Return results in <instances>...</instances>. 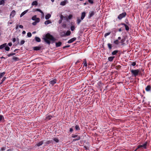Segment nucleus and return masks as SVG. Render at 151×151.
Wrapping results in <instances>:
<instances>
[{"label":"nucleus","instance_id":"774afa93","mask_svg":"<svg viewBox=\"0 0 151 151\" xmlns=\"http://www.w3.org/2000/svg\"><path fill=\"white\" fill-rule=\"evenodd\" d=\"M19 27L20 28H21V29H22V28H23V26L22 25H19Z\"/></svg>","mask_w":151,"mask_h":151},{"label":"nucleus","instance_id":"ddd939ff","mask_svg":"<svg viewBox=\"0 0 151 151\" xmlns=\"http://www.w3.org/2000/svg\"><path fill=\"white\" fill-rule=\"evenodd\" d=\"M151 89V86L150 85H148L146 87L145 90L147 91H150Z\"/></svg>","mask_w":151,"mask_h":151},{"label":"nucleus","instance_id":"20e7f679","mask_svg":"<svg viewBox=\"0 0 151 151\" xmlns=\"http://www.w3.org/2000/svg\"><path fill=\"white\" fill-rule=\"evenodd\" d=\"M147 142H146L145 143H144L142 145H139L137 146V149H140L141 148H142L144 149H146L147 148Z\"/></svg>","mask_w":151,"mask_h":151},{"label":"nucleus","instance_id":"c9c22d12","mask_svg":"<svg viewBox=\"0 0 151 151\" xmlns=\"http://www.w3.org/2000/svg\"><path fill=\"white\" fill-rule=\"evenodd\" d=\"M5 49L7 51H9L10 50V48L7 45L6 46V47H5Z\"/></svg>","mask_w":151,"mask_h":151},{"label":"nucleus","instance_id":"2f4dec72","mask_svg":"<svg viewBox=\"0 0 151 151\" xmlns=\"http://www.w3.org/2000/svg\"><path fill=\"white\" fill-rule=\"evenodd\" d=\"M71 34V32L70 31L68 30L67 31L66 33H65V35L66 36H69Z\"/></svg>","mask_w":151,"mask_h":151},{"label":"nucleus","instance_id":"69168bd1","mask_svg":"<svg viewBox=\"0 0 151 151\" xmlns=\"http://www.w3.org/2000/svg\"><path fill=\"white\" fill-rule=\"evenodd\" d=\"M73 129L72 128H70V132H72L73 131Z\"/></svg>","mask_w":151,"mask_h":151},{"label":"nucleus","instance_id":"39448f33","mask_svg":"<svg viewBox=\"0 0 151 151\" xmlns=\"http://www.w3.org/2000/svg\"><path fill=\"white\" fill-rule=\"evenodd\" d=\"M72 137L73 138L76 137V138L73 140V141H74L78 140H80L81 139L80 136H78L77 134H72Z\"/></svg>","mask_w":151,"mask_h":151},{"label":"nucleus","instance_id":"603ef678","mask_svg":"<svg viewBox=\"0 0 151 151\" xmlns=\"http://www.w3.org/2000/svg\"><path fill=\"white\" fill-rule=\"evenodd\" d=\"M6 149V147H2L1 148V151H4Z\"/></svg>","mask_w":151,"mask_h":151},{"label":"nucleus","instance_id":"ea45409f","mask_svg":"<svg viewBox=\"0 0 151 151\" xmlns=\"http://www.w3.org/2000/svg\"><path fill=\"white\" fill-rule=\"evenodd\" d=\"M111 32H108L106 33L104 35V37H106V36L109 35L111 34Z\"/></svg>","mask_w":151,"mask_h":151},{"label":"nucleus","instance_id":"423d86ee","mask_svg":"<svg viewBox=\"0 0 151 151\" xmlns=\"http://www.w3.org/2000/svg\"><path fill=\"white\" fill-rule=\"evenodd\" d=\"M16 14V12L15 10H13L10 15V18H13Z\"/></svg>","mask_w":151,"mask_h":151},{"label":"nucleus","instance_id":"a211bd4d","mask_svg":"<svg viewBox=\"0 0 151 151\" xmlns=\"http://www.w3.org/2000/svg\"><path fill=\"white\" fill-rule=\"evenodd\" d=\"M51 17V15L50 14H47L45 16V18L47 20L49 19Z\"/></svg>","mask_w":151,"mask_h":151},{"label":"nucleus","instance_id":"2eb2a0df","mask_svg":"<svg viewBox=\"0 0 151 151\" xmlns=\"http://www.w3.org/2000/svg\"><path fill=\"white\" fill-rule=\"evenodd\" d=\"M12 59L14 61H18L20 60V59L18 58L15 56L13 57Z\"/></svg>","mask_w":151,"mask_h":151},{"label":"nucleus","instance_id":"f03ea898","mask_svg":"<svg viewBox=\"0 0 151 151\" xmlns=\"http://www.w3.org/2000/svg\"><path fill=\"white\" fill-rule=\"evenodd\" d=\"M132 74V76H134L136 77L138 76L139 73L141 74V72L140 70L139 69L136 70H130Z\"/></svg>","mask_w":151,"mask_h":151},{"label":"nucleus","instance_id":"9b49d317","mask_svg":"<svg viewBox=\"0 0 151 151\" xmlns=\"http://www.w3.org/2000/svg\"><path fill=\"white\" fill-rule=\"evenodd\" d=\"M83 67L85 66L86 68L87 66V63L86 59H83Z\"/></svg>","mask_w":151,"mask_h":151},{"label":"nucleus","instance_id":"680f3d73","mask_svg":"<svg viewBox=\"0 0 151 151\" xmlns=\"http://www.w3.org/2000/svg\"><path fill=\"white\" fill-rule=\"evenodd\" d=\"M81 60H78L76 62V64H77L80 62Z\"/></svg>","mask_w":151,"mask_h":151},{"label":"nucleus","instance_id":"09e8293b","mask_svg":"<svg viewBox=\"0 0 151 151\" xmlns=\"http://www.w3.org/2000/svg\"><path fill=\"white\" fill-rule=\"evenodd\" d=\"M75 29V27L74 26H72L71 27L70 29L72 31H73Z\"/></svg>","mask_w":151,"mask_h":151},{"label":"nucleus","instance_id":"4c0bfd02","mask_svg":"<svg viewBox=\"0 0 151 151\" xmlns=\"http://www.w3.org/2000/svg\"><path fill=\"white\" fill-rule=\"evenodd\" d=\"M6 79V77H4L1 80V82L0 83V84H2L3 82L5 81Z\"/></svg>","mask_w":151,"mask_h":151},{"label":"nucleus","instance_id":"052dcab7","mask_svg":"<svg viewBox=\"0 0 151 151\" xmlns=\"http://www.w3.org/2000/svg\"><path fill=\"white\" fill-rule=\"evenodd\" d=\"M7 56L8 57H10L11 56H12V53H10L8 55H7Z\"/></svg>","mask_w":151,"mask_h":151},{"label":"nucleus","instance_id":"a878e982","mask_svg":"<svg viewBox=\"0 0 151 151\" xmlns=\"http://www.w3.org/2000/svg\"><path fill=\"white\" fill-rule=\"evenodd\" d=\"M125 40V38H123L121 40L120 43H121V44L122 45H123L124 44V42Z\"/></svg>","mask_w":151,"mask_h":151},{"label":"nucleus","instance_id":"3c124183","mask_svg":"<svg viewBox=\"0 0 151 151\" xmlns=\"http://www.w3.org/2000/svg\"><path fill=\"white\" fill-rule=\"evenodd\" d=\"M25 42V41L24 40H22L20 42V44L21 45H22Z\"/></svg>","mask_w":151,"mask_h":151},{"label":"nucleus","instance_id":"7ed1b4c3","mask_svg":"<svg viewBox=\"0 0 151 151\" xmlns=\"http://www.w3.org/2000/svg\"><path fill=\"white\" fill-rule=\"evenodd\" d=\"M127 15L126 12H124L122 14H120L118 16V18L119 20L122 19L123 18L125 17Z\"/></svg>","mask_w":151,"mask_h":151},{"label":"nucleus","instance_id":"cd10ccee","mask_svg":"<svg viewBox=\"0 0 151 151\" xmlns=\"http://www.w3.org/2000/svg\"><path fill=\"white\" fill-rule=\"evenodd\" d=\"M27 10H25L22 12L21 14H20V17H22L23 16H24L27 12Z\"/></svg>","mask_w":151,"mask_h":151},{"label":"nucleus","instance_id":"bf43d9fd","mask_svg":"<svg viewBox=\"0 0 151 151\" xmlns=\"http://www.w3.org/2000/svg\"><path fill=\"white\" fill-rule=\"evenodd\" d=\"M16 40V39L15 38H14L12 39V41L13 42H14Z\"/></svg>","mask_w":151,"mask_h":151},{"label":"nucleus","instance_id":"9d476101","mask_svg":"<svg viewBox=\"0 0 151 151\" xmlns=\"http://www.w3.org/2000/svg\"><path fill=\"white\" fill-rule=\"evenodd\" d=\"M86 16V13L84 12H83L81 14V20H83Z\"/></svg>","mask_w":151,"mask_h":151},{"label":"nucleus","instance_id":"c85d7f7f","mask_svg":"<svg viewBox=\"0 0 151 151\" xmlns=\"http://www.w3.org/2000/svg\"><path fill=\"white\" fill-rule=\"evenodd\" d=\"M66 1H62L60 3V5L61 6H65L66 4Z\"/></svg>","mask_w":151,"mask_h":151},{"label":"nucleus","instance_id":"f704fd0d","mask_svg":"<svg viewBox=\"0 0 151 151\" xmlns=\"http://www.w3.org/2000/svg\"><path fill=\"white\" fill-rule=\"evenodd\" d=\"M5 4V1L4 0H0V5H4Z\"/></svg>","mask_w":151,"mask_h":151},{"label":"nucleus","instance_id":"7c9ffc66","mask_svg":"<svg viewBox=\"0 0 151 151\" xmlns=\"http://www.w3.org/2000/svg\"><path fill=\"white\" fill-rule=\"evenodd\" d=\"M75 129L76 130H80V128L79 125H76L75 127Z\"/></svg>","mask_w":151,"mask_h":151},{"label":"nucleus","instance_id":"338daca9","mask_svg":"<svg viewBox=\"0 0 151 151\" xmlns=\"http://www.w3.org/2000/svg\"><path fill=\"white\" fill-rule=\"evenodd\" d=\"M120 25H124L125 26L126 24L124 23H121L120 24Z\"/></svg>","mask_w":151,"mask_h":151},{"label":"nucleus","instance_id":"4d7b16f0","mask_svg":"<svg viewBox=\"0 0 151 151\" xmlns=\"http://www.w3.org/2000/svg\"><path fill=\"white\" fill-rule=\"evenodd\" d=\"M121 67V66L120 65H117L116 66V68L117 69H119Z\"/></svg>","mask_w":151,"mask_h":151},{"label":"nucleus","instance_id":"c03bdc74","mask_svg":"<svg viewBox=\"0 0 151 151\" xmlns=\"http://www.w3.org/2000/svg\"><path fill=\"white\" fill-rule=\"evenodd\" d=\"M51 141H50V140L47 141L45 142V144H46V145H49L51 143Z\"/></svg>","mask_w":151,"mask_h":151},{"label":"nucleus","instance_id":"e433bc0d","mask_svg":"<svg viewBox=\"0 0 151 151\" xmlns=\"http://www.w3.org/2000/svg\"><path fill=\"white\" fill-rule=\"evenodd\" d=\"M4 120V116L1 115H0V121Z\"/></svg>","mask_w":151,"mask_h":151},{"label":"nucleus","instance_id":"37998d69","mask_svg":"<svg viewBox=\"0 0 151 151\" xmlns=\"http://www.w3.org/2000/svg\"><path fill=\"white\" fill-rule=\"evenodd\" d=\"M125 29L126 30L128 31L129 30V27L127 25H126L125 26Z\"/></svg>","mask_w":151,"mask_h":151},{"label":"nucleus","instance_id":"6ab92c4d","mask_svg":"<svg viewBox=\"0 0 151 151\" xmlns=\"http://www.w3.org/2000/svg\"><path fill=\"white\" fill-rule=\"evenodd\" d=\"M52 117V116L51 115H47L46 117L45 118V119L47 120H49Z\"/></svg>","mask_w":151,"mask_h":151},{"label":"nucleus","instance_id":"dca6fc26","mask_svg":"<svg viewBox=\"0 0 151 151\" xmlns=\"http://www.w3.org/2000/svg\"><path fill=\"white\" fill-rule=\"evenodd\" d=\"M114 56H111L108 57V60L109 61L112 62L113 61L114 59Z\"/></svg>","mask_w":151,"mask_h":151},{"label":"nucleus","instance_id":"a19ab883","mask_svg":"<svg viewBox=\"0 0 151 151\" xmlns=\"http://www.w3.org/2000/svg\"><path fill=\"white\" fill-rule=\"evenodd\" d=\"M81 22V20L80 19H78L77 20V23L78 24H79Z\"/></svg>","mask_w":151,"mask_h":151},{"label":"nucleus","instance_id":"6e6552de","mask_svg":"<svg viewBox=\"0 0 151 151\" xmlns=\"http://www.w3.org/2000/svg\"><path fill=\"white\" fill-rule=\"evenodd\" d=\"M76 40V37H73V38L70 39L69 40L68 42V43H72L74 41Z\"/></svg>","mask_w":151,"mask_h":151},{"label":"nucleus","instance_id":"4be33fe9","mask_svg":"<svg viewBox=\"0 0 151 151\" xmlns=\"http://www.w3.org/2000/svg\"><path fill=\"white\" fill-rule=\"evenodd\" d=\"M35 39L36 41L37 42H40L41 41L40 39L38 37H35Z\"/></svg>","mask_w":151,"mask_h":151},{"label":"nucleus","instance_id":"6e6d98bb","mask_svg":"<svg viewBox=\"0 0 151 151\" xmlns=\"http://www.w3.org/2000/svg\"><path fill=\"white\" fill-rule=\"evenodd\" d=\"M70 45H67L65 46H64L63 47V49H65L66 47H70Z\"/></svg>","mask_w":151,"mask_h":151},{"label":"nucleus","instance_id":"473e14b6","mask_svg":"<svg viewBox=\"0 0 151 151\" xmlns=\"http://www.w3.org/2000/svg\"><path fill=\"white\" fill-rule=\"evenodd\" d=\"M5 72H4L2 73H0V78H1L5 74Z\"/></svg>","mask_w":151,"mask_h":151},{"label":"nucleus","instance_id":"1a4fd4ad","mask_svg":"<svg viewBox=\"0 0 151 151\" xmlns=\"http://www.w3.org/2000/svg\"><path fill=\"white\" fill-rule=\"evenodd\" d=\"M95 14L94 12L93 11H91L89 13V18H90L91 17H92L93 15H94Z\"/></svg>","mask_w":151,"mask_h":151},{"label":"nucleus","instance_id":"4468645a","mask_svg":"<svg viewBox=\"0 0 151 151\" xmlns=\"http://www.w3.org/2000/svg\"><path fill=\"white\" fill-rule=\"evenodd\" d=\"M60 36L61 37H63L65 36H66L65 32L63 31V32H60Z\"/></svg>","mask_w":151,"mask_h":151},{"label":"nucleus","instance_id":"0eeeda50","mask_svg":"<svg viewBox=\"0 0 151 151\" xmlns=\"http://www.w3.org/2000/svg\"><path fill=\"white\" fill-rule=\"evenodd\" d=\"M57 81L56 79H55L50 81L49 83L51 84L52 85V86H53L54 84L56 83Z\"/></svg>","mask_w":151,"mask_h":151},{"label":"nucleus","instance_id":"a18cd8bd","mask_svg":"<svg viewBox=\"0 0 151 151\" xmlns=\"http://www.w3.org/2000/svg\"><path fill=\"white\" fill-rule=\"evenodd\" d=\"M66 18V17H65L63 16L62 15H61L60 16V19L61 20V21H62L63 18Z\"/></svg>","mask_w":151,"mask_h":151},{"label":"nucleus","instance_id":"79ce46f5","mask_svg":"<svg viewBox=\"0 0 151 151\" xmlns=\"http://www.w3.org/2000/svg\"><path fill=\"white\" fill-rule=\"evenodd\" d=\"M36 18H37L36 15H35L32 17V20H33V21H35L36 19Z\"/></svg>","mask_w":151,"mask_h":151},{"label":"nucleus","instance_id":"13d9d810","mask_svg":"<svg viewBox=\"0 0 151 151\" xmlns=\"http://www.w3.org/2000/svg\"><path fill=\"white\" fill-rule=\"evenodd\" d=\"M37 22L35 21L32 22V24L33 25H35L37 24Z\"/></svg>","mask_w":151,"mask_h":151},{"label":"nucleus","instance_id":"412c9836","mask_svg":"<svg viewBox=\"0 0 151 151\" xmlns=\"http://www.w3.org/2000/svg\"><path fill=\"white\" fill-rule=\"evenodd\" d=\"M41 47L39 46H36L33 47V50H40Z\"/></svg>","mask_w":151,"mask_h":151},{"label":"nucleus","instance_id":"f3484780","mask_svg":"<svg viewBox=\"0 0 151 151\" xmlns=\"http://www.w3.org/2000/svg\"><path fill=\"white\" fill-rule=\"evenodd\" d=\"M7 45L6 43H4V44L0 45V49H1L5 47Z\"/></svg>","mask_w":151,"mask_h":151},{"label":"nucleus","instance_id":"de8ad7c7","mask_svg":"<svg viewBox=\"0 0 151 151\" xmlns=\"http://www.w3.org/2000/svg\"><path fill=\"white\" fill-rule=\"evenodd\" d=\"M27 36L28 37H30L32 36L31 33L29 32L27 33Z\"/></svg>","mask_w":151,"mask_h":151},{"label":"nucleus","instance_id":"49530a36","mask_svg":"<svg viewBox=\"0 0 151 151\" xmlns=\"http://www.w3.org/2000/svg\"><path fill=\"white\" fill-rule=\"evenodd\" d=\"M35 21V22L37 23L39 22L40 21V19L39 18H37L36 19Z\"/></svg>","mask_w":151,"mask_h":151},{"label":"nucleus","instance_id":"5701e85b","mask_svg":"<svg viewBox=\"0 0 151 151\" xmlns=\"http://www.w3.org/2000/svg\"><path fill=\"white\" fill-rule=\"evenodd\" d=\"M119 51L118 50H115L113 51L111 53V54L112 55H115Z\"/></svg>","mask_w":151,"mask_h":151},{"label":"nucleus","instance_id":"864d4df0","mask_svg":"<svg viewBox=\"0 0 151 151\" xmlns=\"http://www.w3.org/2000/svg\"><path fill=\"white\" fill-rule=\"evenodd\" d=\"M136 65V63L135 62H132V63L131 64V65L132 66H135Z\"/></svg>","mask_w":151,"mask_h":151},{"label":"nucleus","instance_id":"bb28decb","mask_svg":"<svg viewBox=\"0 0 151 151\" xmlns=\"http://www.w3.org/2000/svg\"><path fill=\"white\" fill-rule=\"evenodd\" d=\"M38 5V2L37 1H35L32 2V6H37Z\"/></svg>","mask_w":151,"mask_h":151},{"label":"nucleus","instance_id":"58836bf2","mask_svg":"<svg viewBox=\"0 0 151 151\" xmlns=\"http://www.w3.org/2000/svg\"><path fill=\"white\" fill-rule=\"evenodd\" d=\"M53 140L56 143H58L59 142V140L58 139V138H54L53 139Z\"/></svg>","mask_w":151,"mask_h":151},{"label":"nucleus","instance_id":"f257e3e1","mask_svg":"<svg viewBox=\"0 0 151 151\" xmlns=\"http://www.w3.org/2000/svg\"><path fill=\"white\" fill-rule=\"evenodd\" d=\"M45 42L47 44L50 45V40L53 42L55 41L56 39L52 35L48 33L43 38Z\"/></svg>","mask_w":151,"mask_h":151},{"label":"nucleus","instance_id":"5fc2aeb1","mask_svg":"<svg viewBox=\"0 0 151 151\" xmlns=\"http://www.w3.org/2000/svg\"><path fill=\"white\" fill-rule=\"evenodd\" d=\"M72 17V15L71 14L69 15L68 16V19H71Z\"/></svg>","mask_w":151,"mask_h":151},{"label":"nucleus","instance_id":"72a5a7b5","mask_svg":"<svg viewBox=\"0 0 151 151\" xmlns=\"http://www.w3.org/2000/svg\"><path fill=\"white\" fill-rule=\"evenodd\" d=\"M114 43L116 45H118L119 44V42L118 40H116L114 41Z\"/></svg>","mask_w":151,"mask_h":151},{"label":"nucleus","instance_id":"b1692460","mask_svg":"<svg viewBox=\"0 0 151 151\" xmlns=\"http://www.w3.org/2000/svg\"><path fill=\"white\" fill-rule=\"evenodd\" d=\"M43 143V142L42 141H40V142H39L38 143H37L36 145L37 146L39 147L42 145Z\"/></svg>","mask_w":151,"mask_h":151},{"label":"nucleus","instance_id":"8fccbe9b","mask_svg":"<svg viewBox=\"0 0 151 151\" xmlns=\"http://www.w3.org/2000/svg\"><path fill=\"white\" fill-rule=\"evenodd\" d=\"M88 2L91 4L93 3V0H88Z\"/></svg>","mask_w":151,"mask_h":151},{"label":"nucleus","instance_id":"f8f14e48","mask_svg":"<svg viewBox=\"0 0 151 151\" xmlns=\"http://www.w3.org/2000/svg\"><path fill=\"white\" fill-rule=\"evenodd\" d=\"M62 45V42H61L59 41L55 43V46L56 47H60Z\"/></svg>","mask_w":151,"mask_h":151},{"label":"nucleus","instance_id":"c756f323","mask_svg":"<svg viewBox=\"0 0 151 151\" xmlns=\"http://www.w3.org/2000/svg\"><path fill=\"white\" fill-rule=\"evenodd\" d=\"M107 45L109 49L111 50L112 48V45L110 43H109L107 44Z\"/></svg>","mask_w":151,"mask_h":151},{"label":"nucleus","instance_id":"0e129e2a","mask_svg":"<svg viewBox=\"0 0 151 151\" xmlns=\"http://www.w3.org/2000/svg\"><path fill=\"white\" fill-rule=\"evenodd\" d=\"M18 27H19V25L18 24L17 25H16V26L15 27L16 29H17L18 28Z\"/></svg>","mask_w":151,"mask_h":151},{"label":"nucleus","instance_id":"e2e57ef3","mask_svg":"<svg viewBox=\"0 0 151 151\" xmlns=\"http://www.w3.org/2000/svg\"><path fill=\"white\" fill-rule=\"evenodd\" d=\"M8 45L9 46H11L12 45V44L11 42H9L8 44Z\"/></svg>","mask_w":151,"mask_h":151},{"label":"nucleus","instance_id":"aec40b11","mask_svg":"<svg viewBox=\"0 0 151 151\" xmlns=\"http://www.w3.org/2000/svg\"><path fill=\"white\" fill-rule=\"evenodd\" d=\"M36 11L39 12H40L42 14L43 17H44V14L43 12L40 9H36Z\"/></svg>","mask_w":151,"mask_h":151},{"label":"nucleus","instance_id":"393cba45","mask_svg":"<svg viewBox=\"0 0 151 151\" xmlns=\"http://www.w3.org/2000/svg\"><path fill=\"white\" fill-rule=\"evenodd\" d=\"M52 22L50 20H47L45 21V24L46 25H47L50 24Z\"/></svg>","mask_w":151,"mask_h":151}]
</instances>
